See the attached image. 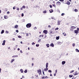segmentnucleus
Listing matches in <instances>:
<instances>
[{
    "mask_svg": "<svg viewBox=\"0 0 79 79\" xmlns=\"http://www.w3.org/2000/svg\"><path fill=\"white\" fill-rule=\"evenodd\" d=\"M31 26L32 25L31 24V23H29L26 25V26L27 27V28H29L30 27H31Z\"/></svg>",
    "mask_w": 79,
    "mask_h": 79,
    "instance_id": "obj_1",
    "label": "nucleus"
},
{
    "mask_svg": "<svg viewBox=\"0 0 79 79\" xmlns=\"http://www.w3.org/2000/svg\"><path fill=\"white\" fill-rule=\"evenodd\" d=\"M76 29V27L73 26H72L70 28V31H74V29Z\"/></svg>",
    "mask_w": 79,
    "mask_h": 79,
    "instance_id": "obj_2",
    "label": "nucleus"
},
{
    "mask_svg": "<svg viewBox=\"0 0 79 79\" xmlns=\"http://www.w3.org/2000/svg\"><path fill=\"white\" fill-rule=\"evenodd\" d=\"M37 73L39 74V75H40L41 73H42V70L41 69L38 70H37Z\"/></svg>",
    "mask_w": 79,
    "mask_h": 79,
    "instance_id": "obj_3",
    "label": "nucleus"
},
{
    "mask_svg": "<svg viewBox=\"0 0 79 79\" xmlns=\"http://www.w3.org/2000/svg\"><path fill=\"white\" fill-rule=\"evenodd\" d=\"M56 5H61V2L59 1L57 2Z\"/></svg>",
    "mask_w": 79,
    "mask_h": 79,
    "instance_id": "obj_4",
    "label": "nucleus"
},
{
    "mask_svg": "<svg viewBox=\"0 0 79 79\" xmlns=\"http://www.w3.org/2000/svg\"><path fill=\"white\" fill-rule=\"evenodd\" d=\"M43 32L45 34H47V33L48 32V31H47V30H44L43 31Z\"/></svg>",
    "mask_w": 79,
    "mask_h": 79,
    "instance_id": "obj_5",
    "label": "nucleus"
},
{
    "mask_svg": "<svg viewBox=\"0 0 79 79\" xmlns=\"http://www.w3.org/2000/svg\"><path fill=\"white\" fill-rule=\"evenodd\" d=\"M3 43L2 44V45H5V42H6V41L5 40H4L3 42Z\"/></svg>",
    "mask_w": 79,
    "mask_h": 79,
    "instance_id": "obj_6",
    "label": "nucleus"
},
{
    "mask_svg": "<svg viewBox=\"0 0 79 79\" xmlns=\"http://www.w3.org/2000/svg\"><path fill=\"white\" fill-rule=\"evenodd\" d=\"M61 24V21H58L57 22V25L60 26Z\"/></svg>",
    "mask_w": 79,
    "mask_h": 79,
    "instance_id": "obj_7",
    "label": "nucleus"
},
{
    "mask_svg": "<svg viewBox=\"0 0 79 79\" xmlns=\"http://www.w3.org/2000/svg\"><path fill=\"white\" fill-rule=\"evenodd\" d=\"M50 46L52 47H54V44L53 43H52L50 44Z\"/></svg>",
    "mask_w": 79,
    "mask_h": 79,
    "instance_id": "obj_8",
    "label": "nucleus"
},
{
    "mask_svg": "<svg viewBox=\"0 0 79 79\" xmlns=\"http://www.w3.org/2000/svg\"><path fill=\"white\" fill-rule=\"evenodd\" d=\"M77 74H78V73H77V71H76L74 73V76H76V75H77Z\"/></svg>",
    "mask_w": 79,
    "mask_h": 79,
    "instance_id": "obj_9",
    "label": "nucleus"
},
{
    "mask_svg": "<svg viewBox=\"0 0 79 79\" xmlns=\"http://www.w3.org/2000/svg\"><path fill=\"white\" fill-rule=\"evenodd\" d=\"M66 4H67V5H70V4H71V2H69L68 1L67 2Z\"/></svg>",
    "mask_w": 79,
    "mask_h": 79,
    "instance_id": "obj_10",
    "label": "nucleus"
},
{
    "mask_svg": "<svg viewBox=\"0 0 79 79\" xmlns=\"http://www.w3.org/2000/svg\"><path fill=\"white\" fill-rule=\"evenodd\" d=\"M74 32L75 34H78V33H79V32H78V30H75Z\"/></svg>",
    "mask_w": 79,
    "mask_h": 79,
    "instance_id": "obj_11",
    "label": "nucleus"
},
{
    "mask_svg": "<svg viewBox=\"0 0 79 79\" xmlns=\"http://www.w3.org/2000/svg\"><path fill=\"white\" fill-rule=\"evenodd\" d=\"M48 63H46V68H48Z\"/></svg>",
    "mask_w": 79,
    "mask_h": 79,
    "instance_id": "obj_12",
    "label": "nucleus"
},
{
    "mask_svg": "<svg viewBox=\"0 0 79 79\" xmlns=\"http://www.w3.org/2000/svg\"><path fill=\"white\" fill-rule=\"evenodd\" d=\"M57 44H58V45H61V44H62V42H57Z\"/></svg>",
    "mask_w": 79,
    "mask_h": 79,
    "instance_id": "obj_13",
    "label": "nucleus"
},
{
    "mask_svg": "<svg viewBox=\"0 0 79 79\" xmlns=\"http://www.w3.org/2000/svg\"><path fill=\"white\" fill-rule=\"evenodd\" d=\"M4 19H7L8 16L6 15H4Z\"/></svg>",
    "mask_w": 79,
    "mask_h": 79,
    "instance_id": "obj_14",
    "label": "nucleus"
},
{
    "mask_svg": "<svg viewBox=\"0 0 79 79\" xmlns=\"http://www.w3.org/2000/svg\"><path fill=\"white\" fill-rule=\"evenodd\" d=\"M12 58H15V57H18V55L13 56H12Z\"/></svg>",
    "mask_w": 79,
    "mask_h": 79,
    "instance_id": "obj_15",
    "label": "nucleus"
},
{
    "mask_svg": "<svg viewBox=\"0 0 79 79\" xmlns=\"http://www.w3.org/2000/svg\"><path fill=\"white\" fill-rule=\"evenodd\" d=\"M65 63H66V62H65V61H63L62 62V64H64Z\"/></svg>",
    "mask_w": 79,
    "mask_h": 79,
    "instance_id": "obj_16",
    "label": "nucleus"
},
{
    "mask_svg": "<svg viewBox=\"0 0 79 79\" xmlns=\"http://www.w3.org/2000/svg\"><path fill=\"white\" fill-rule=\"evenodd\" d=\"M4 32H5V31L4 30H3L2 31L1 33V34H3V33H4Z\"/></svg>",
    "mask_w": 79,
    "mask_h": 79,
    "instance_id": "obj_17",
    "label": "nucleus"
},
{
    "mask_svg": "<svg viewBox=\"0 0 79 79\" xmlns=\"http://www.w3.org/2000/svg\"><path fill=\"white\" fill-rule=\"evenodd\" d=\"M46 46H47V47L48 48L49 47H50V45L49 44H46Z\"/></svg>",
    "mask_w": 79,
    "mask_h": 79,
    "instance_id": "obj_18",
    "label": "nucleus"
},
{
    "mask_svg": "<svg viewBox=\"0 0 79 79\" xmlns=\"http://www.w3.org/2000/svg\"><path fill=\"white\" fill-rule=\"evenodd\" d=\"M18 27V25H16L15 26V28H16V29H17Z\"/></svg>",
    "mask_w": 79,
    "mask_h": 79,
    "instance_id": "obj_19",
    "label": "nucleus"
},
{
    "mask_svg": "<svg viewBox=\"0 0 79 79\" xmlns=\"http://www.w3.org/2000/svg\"><path fill=\"white\" fill-rule=\"evenodd\" d=\"M20 71H21V73H23V69H20Z\"/></svg>",
    "mask_w": 79,
    "mask_h": 79,
    "instance_id": "obj_20",
    "label": "nucleus"
},
{
    "mask_svg": "<svg viewBox=\"0 0 79 79\" xmlns=\"http://www.w3.org/2000/svg\"><path fill=\"white\" fill-rule=\"evenodd\" d=\"M75 50H76V52H79V50H78V49H75Z\"/></svg>",
    "mask_w": 79,
    "mask_h": 79,
    "instance_id": "obj_21",
    "label": "nucleus"
},
{
    "mask_svg": "<svg viewBox=\"0 0 79 79\" xmlns=\"http://www.w3.org/2000/svg\"><path fill=\"white\" fill-rule=\"evenodd\" d=\"M63 35H64V36H66V33L65 32H64L63 33Z\"/></svg>",
    "mask_w": 79,
    "mask_h": 79,
    "instance_id": "obj_22",
    "label": "nucleus"
},
{
    "mask_svg": "<svg viewBox=\"0 0 79 79\" xmlns=\"http://www.w3.org/2000/svg\"><path fill=\"white\" fill-rule=\"evenodd\" d=\"M74 11H75V12H77V11H78V10L77 9H74Z\"/></svg>",
    "mask_w": 79,
    "mask_h": 79,
    "instance_id": "obj_23",
    "label": "nucleus"
},
{
    "mask_svg": "<svg viewBox=\"0 0 79 79\" xmlns=\"http://www.w3.org/2000/svg\"><path fill=\"white\" fill-rule=\"evenodd\" d=\"M59 38H60V37H57V36L56 37V40H58L59 39Z\"/></svg>",
    "mask_w": 79,
    "mask_h": 79,
    "instance_id": "obj_24",
    "label": "nucleus"
},
{
    "mask_svg": "<svg viewBox=\"0 0 79 79\" xmlns=\"http://www.w3.org/2000/svg\"><path fill=\"white\" fill-rule=\"evenodd\" d=\"M14 61H15V59H12L11 60V63H13Z\"/></svg>",
    "mask_w": 79,
    "mask_h": 79,
    "instance_id": "obj_25",
    "label": "nucleus"
},
{
    "mask_svg": "<svg viewBox=\"0 0 79 79\" xmlns=\"http://www.w3.org/2000/svg\"><path fill=\"white\" fill-rule=\"evenodd\" d=\"M51 11H50V10H49V11H50V12L51 13H53V10H51Z\"/></svg>",
    "mask_w": 79,
    "mask_h": 79,
    "instance_id": "obj_26",
    "label": "nucleus"
},
{
    "mask_svg": "<svg viewBox=\"0 0 79 79\" xmlns=\"http://www.w3.org/2000/svg\"><path fill=\"white\" fill-rule=\"evenodd\" d=\"M24 73H27V70H26L24 71Z\"/></svg>",
    "mask_w": 79,
    "mask_h": 79,
    "instance_id": "obj_27",
    "label": "nucleus"
},
{
    "mask_svg": "<svg viewBox=\"0 0 79 79\" xmlns=\"http://www.w3.org/2000/svg\"><path fill=\"white\" fill-rule=\"evenodd\" d=\"M73 75H69V77L71 78V77H72Z\"/></svg>",
    "mask_w": 79,
    "mask_h": 79,
    "instance_id": "obj_28",
    "label": "nucleus"
},
{
    "mask_svg": "<svg viewBox=\"0 0 79 79\" xmlns=\"http://www.w3.org/2000/svg\"><path fill=\"white\" fill-rule=\"evenodd\" d=\"M48 72H49V73H52V70H48Z\"/></svg>",
    "mask_w": 79,
    "mask_h": 79,
    "instance_id": "obj_29",
    "label": "nucleus"
},
{
    "mask_svg": "<svg viewBox=\"0 0 79 79\" xmlns=\"http://www.w3.org/2000/svg\"><path fill=\"white\" fill-rule=\"evenodd\" d=\"M18 37L19 38H22V36H20V35H19V36H18Z\"/></svg>",
    "mask_w": 79,
    "mask_h": 79,
    "instance_id": "obj_30",
    "label": "nucleus"
},
{
    "mask_svg": "<svg viewBox=\"0 0 79 79\" xmlns=\"http://www.w3.org/2000/svg\"><path fill=\"white\" fill-rule=\"evenodd\" d=\"M53 32L52 31H50V33L49 34L50 35H51V34H52Z\"/></svg>",
    "mask_w": 79,
    "mask_h": 79,
    "instance_id": "obj_31",
    "label": "nucleus"
},
{
    "mask_svg": "<svg viewBox=\"0 0 79 79\" xmlns=\"http://www.w3.org/2000/svg\"><path fill=\"white\" fill-rule=\"evenodd\" d=\"M6 34H8V33H9V32L7 31H6Z\"/></svg>",
    "mask_w": 79,
    "mask_h": 79,
    "instance_id": "obj_32",
    "label": "nucleus"
},
{
    "mask_svg": "<svg viewBox=\"0 0 79 79\" xmlns=\"http://www.w3.org/2000/svg\"><path fill=\"white\" fill-rule=\"evenodd\" d=\"M59 1H60V2H64V0H59Z\"/></svg>",
    "mask_w": 79,
    "mask_h": 79,
    "instance_id": "obj_33",
    "label": "nucleus"
},
{
    "mask_svg": "<svg viewBox=\"0 0 79 79\" xmlns=\"http://www.w3.org/2000/svg\"><path fill=\"white\" fill-rule=\"evenodd\" d=\"M47 13V11L45 10L43 12V13Z\"/></svg>",
    "mask_w": 79,
    "mask_h": 79,
    "instance_id": "obj_34",
    "label": "nucleus"
},
{
    "mask_svg": "<svg viewBox=\"0 0 79 79\" xmlns=\"http://www.w3.org/2000/svg\"><path fill=\"white\" fill-rule=\"evenodd\" d=\"M41 42V39L39 40L38 41V42Z\"/></svg>",
    "mask_w": 79,
    "mask_h": 79,
    "instance_id": "obj_35",
    "label": "nucleus"
},
{
    "mask_svg": "<svg viewBox=\"0 0 79 79\" xmlns=\"http://www.w3.org/2000/svg\"><path fill=\"white\" fill-rule=\"evenodd\" d=\"M59 29V28H58V27H57V28H56L55 29V30H58Z\"/></svg>",
    "mask_w": 79,
    "mask_h": 79,
    "instance_id": "obj_36",
    "label": "nucleus"
},
{
    "mask_svg": "<svg viewBox=\"0 0 79 79\" xmlns=\"http://www.w3.org/2000/svg\"><path fill=\"white\" fill-rule=\"evenodd\" d=\"M73 47H74L75 46V44H74V43L73 44Z\"/></svg>",
    "mask_w": 79,
    "mask_h": 79,
    "instance_id": "obj_37",
    "label": "nucleus"
},
{
    "mask_svg": "<svg viewBox=\"0 0 79 79\" xmlns=\"http://www.w3.org/2000/svg\"><path fill=\"white\" fill-rule=\"evenodd\" d=\"M23 8H25V6H23L22 7Z\"/></svg>",
    "mask_w": 79,
    "mask_h": 79,
    "instance_id": "obj_38",
    "label": "nucleus"
},
{
    "mask_svg": "<svg viewBox=\"0 0 79 79\" xmlns=\"http://www.w3.org/2000/svg\"><path fill=\"white\" fill-rule=\"evenodd\" d=\"M61 16H63L64 15V13H63L61 15Z\"/></svg>",
    "mask_w": 79,
    "mask_h": 79,
    "instance_id": "obj_39",
    "label": "nucleus"
},
{
    "mask_svg": "<svg viewBox=\"0 0 79 79\" xmlns=\"http://www.w3.org/2000/svg\"><path fill=\"white\" fill-rule=\"evenodd\" d=\"M22 17H23V16H24V14L22 13V15H21Z\"/></svg>",
    "mask_w": 79,
    "mask_h": 79,
    "instance_id": "obj_40",
    "label": "nucleus"
},
{
    "mask_svg": "<svg viewBox=\"0 0 79 79\" xmlns=\"http://www.w3.org/2000/svg\"><path fill=\"white\" fill-rule=\"evenodd\" d=\"M53 6L55 7V8H56V6L55 5V4H53Z\"/></svg>",
    "mask_w": 79,
    "mask_h": 79,
    "instance_id": "obj_41",
    "label": "nucleus"
},
{
    "mask_svg": "<svg viewBox=\"0 0 79 79\" xmlns=\"http://www.w3.org/2000/svg\"><path fill=\"white\" fill-rule=\"evenodd\" d=\"M16 32H17V33L19 32V31H18V30H17L16 31Z\"/></svg>",
    "mask_w": 79,
    "mask_h": 79,
    "instance_id": "obj_42",
    "label": "nucleus"
},
{
    "mask_svg": "<svg viewBox=\"0 0 79 79\" xmlns=\"http://www.w3.org/2000/svg\"><path fill=\"white\" fill-rule=\"evenodd\" d=\"M25 34H26V35L27 36H28V35H29V34H28V33H25Z\"/></svg>",
    "mask_w": 79,
    "mask_h": 79,
    "instance_id": "obj_43",
    "label": "nucleus"
},
{
    "mask_svg": "<svg viewBox=\"0 0 79 79\" xmlns=\"http://www.w3.org/2000/svg\"><path fill=\"white\" fill-rule=\"evenodd\" d=\"M47 71V69H44V71Z\"/></svg>",
    "mask_w": 79,
    "mask_h": 79,
    "instance_id": "obj_44",
    "label": "nucleus"
},
{
    "mask_svg": "<svg viewBox=\"0 0 79 79\" xmlns=\"http://www.w3.org/2000/svg\"><path fill=\"white\" fill-rule=\"evenodd\" d=\"M74 72V70H72L70 72V73H73Z\"/></svg>",
    "mask_w": 79,
    "mask_h": 79,
    "instance_id": "obj_45",
    "label": "nucleus"
},
{
    "mask_svg": "<svg viewBox=\"0 0 79 79\" xmlns=\"http://www.w3.org/2000/svg\"><path fill=\"white\" fill-rule=\"evenodd\" d=\"M36 47H39V44H36Z\"/></svg>",
    "mask_w": 79,
    "mask_h": 79,
    "instance_id": "obj_46",
    "label": "nucleus"
},
{
    "mask_svg": "<svg viewBox=\"0 0 79 79\" xmlns=\"http://www.w3.org/2000/svg\"><path fill=\"white\" fill-rule=\"evenodd\" d=\"M13 10H15V9H16V7L14 6V7H13Z\"/></svg>",
    "mask_w": 79,
    "mask_h": 79,
    "instance_id": "obj_47",
    "label": "nucleus"
},
{
    "mask_svg": "<svg viewBox=\"0 0 79 79\" xmlns=\"http://www.w3.org/2000/svg\"><path fill=\"white\" fill-rule=\"evenodd\" d=\"M57 71H58V70H57V69L56 70V73H57Z\"/></svg>",
    "mask_w": 79,
    "mask_h": 79,
    "instance_id": "obj_48",
    "label": "nucleus"
},
{
    "mask_svg": "<svg viewBox=\"0 0 79 79\" xmlns=\"http://www.w3.org/2000/svg\"><path fill=\"white\" fill-rule=\"evenodd\" d=\"M17 10H18V11H19V8H18L17 9Z\"/></svg>",
    "mask_w": 79,
    "mask_h": 79,
    "instance_id": "obj_49",
    "label": "nucleus"
},
{
    "mask_svg": "<svg viewBox=\"0 0 79 79\" xmlns=\"http://www.w3.org/2000/svg\"><path fill=\"white\" fill-rule=\"evenodd\" d=\"M34 29H35V30H36V29H37V27H35L34 28Z\"/></svg>",
    "mask_w": 79,
    "mask_h": 79,
    "instance_id": "obj_50",
    "label": "nucleus"
},
{
    "mask_svg": "<svg viewBox=\"0 0 79 79\" xmlns=\"http://www.w3.org/2000/svg\"><path fill=\"white\" fill-rule=\"evenodd\" d=\"M50 8H52V6L50 5Z\"/></svg>",
    "mask_w": 79,
    "mask_h": 79,
    "instance_id": "obj_51",
    "label": "nucleus"
},
{
    "mask_svg": "<svg viewBox=\"0 0 79 79\" xmlns=\"http://www.w3.org/2000/svg\"><path fill=\"white\" fill-rule=\"evenodd\" d=\"M44 78H48V77H47V76H46V77H44Z\"/></svg>",
    "mask_w": 79,
    "mask_h": 79,
    "instance_id": "obj_52",
    "label": "nucleus"
},
{
    "mask_svg": "<svg viewBox=\"0 0 79 79\" xmlns=\"http://www.w3.org/2000/svg\"><path fill=\"white\" fill-rule=\"evenodd\" d=\"M34 44H35V43H34V42H33L32 43V45H34Z\"/></svg>",
    "mask_w": 79,
    "mask_h": 79,
    "instance_id": "obj_53",
    "label": "nucleus"
},
{
    "mask_svg": "<svg viewBox=\"0 0 79 79\" xmlns=\"http://www.w3.org/2000/svg\"><path fill=\"white\" fill-rule=\"evenodd\" d=\"M7 14H10V12H9V11H7Z\"/></svg>",
    "mask_w": 79,
    "mask_h": 79,
    "instance_id": "obj_54",
    "label": "nucleus"
},
{
    "mask_svg": "<svg viewBox=\"0 0 79 79\" xmlns=\"http://www.w3.org/2000/svg\"><path fill=\"white\" fill-rule=\"evenodd\" d=\"M20 53H23V51H22V50H21L20 51Z\"/></svg>",
    "mask_w": 79,
    "mask_h": 79,
    "instance_id": "obj_55",
    "label": "nucleus"
},
{
    "mask_svg": "<svg viewBox=\"0 0 79 79\" xmlns=\"http://www.w3.org/2000/svg\"><path fill=\"white\" fill-rule=\"evenodd\" d=\"M48 27H50H50H51V26L50 25H48Z\"/></svg>",
    "mask_w": 79,
    "mask_h": 79,
    "instance_id": "obj_56",
    "label": "nucleus"
},
{
    "mask_svg": "<svg viewBox=\"0 0 79 79\" xmlns=\"http://www.w3.org/2000/svg\"><path fill=\"white\" fill-rule=\"evenodd\" d=\"M43 75H45V73H44V71H43Z\"/></svg>",
    "mask_w": 79,
    "mask_h": 79,
    "instance_id": "obj_57",
    "label": "nucleus"
},
{
    "mask_svg": "<svg viewBox=\"0 0 79 79\" xmlns=\"http://www.w3.org/2000/svg\"><path fill=\"white\" fill-rule=\"evenodd\" d=\"M17 50H18V51H19V50H20V49H19V48H18L17 49Z\"/></svg>",
    "mask_w": 79,
    "mask_h": 79,
    "instance_id": "obj_58",
    "label": "nucleus"
},
{
    "mask_svg": "<svg viewBox=\"0 0 79 79\" xmlns=\"http://www.w3.org/2000/svg\"><path fill=\"white\" fill-rule=\"evenodd\" d=\"M25 77L24 76H22V78H24Z\"/></svg>",
    "mask_w": 79,
    "mask_h": 79,
    "instance_id": "obj_59",
    "label": "nucleus"
},
{
    "mask_svg": "<svg viewBox=\"0 0 79 79\" xmlns=\"http://www.w3.org/2000/svg\"><path fill=\"white\" fill-rule=\"evenodd\" d=\"M52 19H54V17H52Z\"/></svg>",
    "mask_w": 79,
    "mask_h": 79,
    "instance_id": "obj_60",
    "label": "nucleus"
},
{
    "mask_svg": "<svg viewBox=\"0 0 79 79\" xmlns=\"http://www.w3.org/2000/svg\"><path fill=\"white\" fill-rule=\"evenodd\" d=\"M50 74V76H52V73H51Z\"/></svg>",
    "mask_w": 79,
    "mask_h": 79,
    "instance_id": "obj_61",
    "label": "nucleus"
},
{
    "mask_svg": "<svg viewBox=\"0 0 79 79\" xmlns=\"http://www.w3.org/2000/svg\"><path fill=\"white\" fill-rule=\"evenodd\" d=\"M12 40H15V38H13L12 39Z\"/></svg>",
    "mask_w": 79,
    "mask_h": 79,
    "instance_id": "obj_62",
    "label": "nucleus"
},
{
    "mask_svg": "<svg viewBox=\"0 0 79 79\" xmlns=\"http://www.w3.org/2000/svg\"><path fill=\"white\" fill-rule=\"evenodd\" d=\"M32 66H34V63H32Z\"/></svg>",
    "mask_w": 79,
    "mask_h": 79,
    "instance_id": "obj_63",
    "label": "nucleus"
},
{
    "mask_svg": "<svg viewBox=\"0 0 79 79\" xmlns=\"http://www.w3.org/2000/svg\"><path fill=\"white\" fill-rule=\"evenodd\" d=\"M77 31H79V28H77Z\"/></svg>",
    "mask_w": 79,
    "mask_h": 79,
    "instance_id": "obj_64",
    "label": "nucleus"
}]
</instances>
